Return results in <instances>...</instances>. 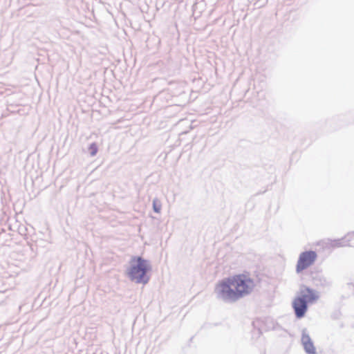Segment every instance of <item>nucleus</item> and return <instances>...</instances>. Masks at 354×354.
I'll return each mask as SVG.
<instances>
[{
	"label": "nucleus",
	"instance_id": "nucleus-1",
	"mask_svg": "<svg viewBox=\"0 0 354 354\" xmlns=\"http://www.w3.org/2000/svg\"><path fill=\"white\" fill-rule=\"evenodd\" d=\"M254 286V281L248 274H238L218 282L215 292L224 300L236 301L250 294Z\"/></svg>",
	"mask_w": 354,
	"mask_h": 354
},
{
	"label": "nucleus",
	"instance_id": "nucleus-7",
	"mask_svg": "<svg viewBox=\"0 0 354 354\" xmlns=\"http://www.w3.org/2000/svg\"><path fill=\"white\" fill-rule=\"evenodd\" d=\"M97 152V148L96 147L93 145L90 147V153H91L92 155H95Z\"/></svg>",
	"mask_w": 354,
	"mask_h": 354
},
{
	"label": "nucleus",
	"instance_id": "nucleus-4",
	"mask_svg": "<svg viewBox=\"0 0 354 354\" xmlns=\"http://www.w3.org/2000/svg\"><path fill=\"white\" fill-rule=\"evenodd\" d=\"M317 259L314 251H306L300 254L296 267L297 272H300L313 264Z\"/></svg>",
	"mask_w": 354,
	"mask_h": 354
},
{
	"label": "nucleus",
	"instance_id": "nucleus-3",
	"mask_svg": "<svg viewBox=\"0 0 354 354\" xmlns=\"http://www.w3.org/2000/svg\"><path fill=\"white\" fill-rule=\"evenodd\" d=\"M130 263L131 267L128 272L130 279L137 283H146L149 280L147 273L150 270L148 262L141 257H134Z\"/></svg>",
	"mask_w": 354,
	"mask_h": 354
},
{
	"label": "nucleus",
	"instance_id": "nucleus-2",
	"mask_svg": "<svg viewBox=\"0 0 354 354\" xmlns=\"http://www.w3.org/2000/svg\"><path fill=\"white\" fill-rule=\"evenodd\" d=\"M318 298L319 295L315 290L303 286L292 303L296 317L299 319L304 317L308 305L315 302Z\"/></svg>",
	"mask_w": 354,
	"mask_h": 354
},
{
	"label": "nucleus",
	"instance_id": "nucleus-6",
	"mask_svg": "<svg viewBox=\"0 0 354 354\" xmlns=\"http://www.w3.org/2000/svg\"><path fill=\"white\" fill-rule=\"evenodd\" d=\"M161 203L158 199H154L153 201V209L156 212L159 213L161 209Z\"/></svg>",
	"mask_w": 354,
	"mask_h": 354
},
{
	"label": "nucleus",
	"instance_id": "nucleus-5",
	"mask_svg": "<svg viewBox=\"0 0 354 354\" xmlns=\"http://www.w3.org/2000/svg\"><path fill=\"white\" fill-rule=\"evenodd\" d=\"M302 343L304 347L305 351L308 354H315V348L308 336L303 337L302 338Z\"/></svg>",
	"mask_w": 354,
	"mask_h": 354
}]
</instances>
